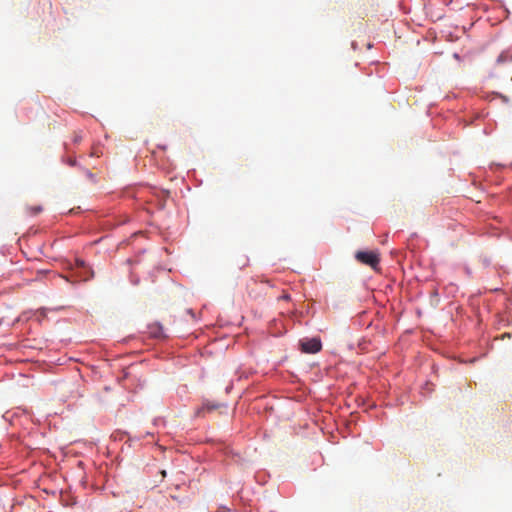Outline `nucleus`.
<instances>
[{
  "instance_id": "obj_1",
  "label": "nucleus",
  "mask_w": 512,
  "mask_h": 512,
  "mask_svg": "<svg viewBox=\"0 0 512 512\" xmlns=\"http://www.w3.org/2000/svg\"><path fill=\"white\" fill-rule=\"evenodd\" d=\"M357 261L376 269L379 264V255L373 251H358L355 255Z\"/></svg>"
},
{
  "instance_id": "obj_2",
  "label": "nucleus",
  "mask_w": 512,
  "mask_h": 512,
  "mask_svg": "<svg viewBox=\"0 0 512 512\" xmlns=\"http://www.w3.org/2000/svg\"><path fill=\"white\" fill-rule=\"evenodd\" d=\"M301 350L304 353H317L321 350L322 344L319 338L305 339L300 342Z\"/></svg>"
},
{
  "instance_id": "obj_3",
  "label": "nucleus",
  "mask_w": 512,
  "mask_h": 512,
  "mask_svg": "<svg viewBox=\"0 0 512 512\" xmlns=\"http://www.w3.org/2000/svg\"><path fill=\"white\" fill-rule=\"evenodd\" d=\"M152 331H151V334L154 336V337H162L163 336V332H162V327L157 325L155 327H152Z\"/></svg>"
},
{
  "instance_id": "obj_4",
  "label": "nucleus",
  "mask_w": 512,
  "mask_h": 512,
  "mask_svg": "<svg viewBox=\"0 0 512 512\" xmlns=\"http://www.w3.org/2000/svg\"><path fill=\"white\" fill-rule=\"evenodd\" d=\"M41 211H42V207L41 206H33V207H29L28 208V213L30 215H37Z\"/></svg>"
},
{
  "instance_id": "obj_5",
  "label": "nucleus",
  "mask_w": 512,
  "mask_h": 512,
  "mask_svg": "<svg viewBox=\"0 0 512 512\" xmlns=\"http://www.w3.org/2000/svg\"><path fill=\"white\" fill-rule=\"evenodd\" d=\"M76 264L78 267H82V268L85 267V262L83 260H76Z\"/></svg>"
},
{
  "instance_id": "obj_6",
  "label": "nucleus",
  "mask_w": 512,
  "mask_h": 512,
  "mask_svg": "<svg viewBox=\"0 0 512 512\" xmlns=\"http://www.w3.org/2000/svg\"><path fill=\"white\" fill-rule=\"evenodd\" d=\"M280 299L282 300H289L290 299V295L289 294H283Z\"/></svg>"
},
{
  "instance_id": "obj_7",
  "label": "nucleus",
  "mask_w": 512,
  "mask_h": 512,
  "mask_svg": "<svg viewBox=\"0 0 512 512\" xmlns=\"http://www.w3.org/2000/svg\"><path fill=\"white\" fill-rule=\"evenodd\" d=\"M92 276H93V272L91 271L89 276H85V277H84V280H88V279H89L90 277H92Z\"/></svg>"
},
{
  "instance_id": "obj_8",
  "label": "nucleus",
  "mask_w": 512,
  "mask_h": 512,
  "mask_svg": "<svg viewBox=\"0 0 512 512\" xmlns=\"http://www.w3.org/2000/svg\"><path fill=\"white\" fill-rule=\"evenodd\" d=\"M80 140H81L80 136H75V139H74L75 142H79Z\"/></svg>"
},
{
  "instance_id": "obj_9",
  "label": "nucleus",
  "mask_w": 512,
  "mask_h": 512,
  "mask_svg": "<svg viewBox=\"0 0 512 512\" xmlns=\"http://www.w3.org/2000/svg\"><path fill=\"white\" fill-rule=\"evenodd\" d=\"M161 474H162L163 477H165L166 476V471L165 470L161 471Z\"/></svg>"
}]
</instances>
